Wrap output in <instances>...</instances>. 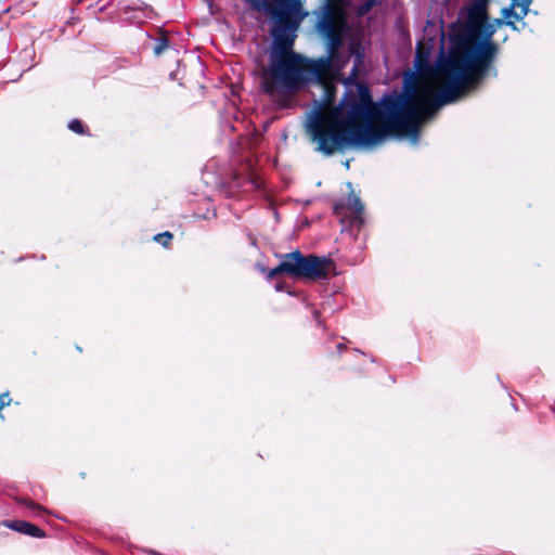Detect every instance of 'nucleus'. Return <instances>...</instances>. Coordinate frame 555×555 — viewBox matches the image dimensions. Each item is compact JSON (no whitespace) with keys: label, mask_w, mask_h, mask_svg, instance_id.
<instances>
[{"label":"nucleus","mask_w":555,"mask_h":555,"mask_svg":"<svg viewBox=\"0 0 555 555\" xmlns=\"http://www.w3.org/2000/svg\"><path fill=\"white\" fill-rule=\"evenodd\" d=\"M349 55L354 56V64L348 77V82L358 81L359 67L363 63L364 51L359 40H351L348 44Z\"/></svg>","instance_id":"nucleus-8"},{"label":"nucleus","mask_w":555,"mask_h":555,"mask_svg":"<svg viewBox=\"0 0 555 555\" xmlns=\"http://www.w3.org/2000/svg\"><path fill=\"white\" fill-rule=\"evenodd\" d=\"M20 503H22L28 509H30L35 516L41 517L47 513L46 508L42 505L34 502L33 500L23 499L20 501Z\"/></svg>","instance_id":"nucleus-9"},{"label":"nucleus","mask_w":555,"mask_h":555,"mask_svg":"<svg viewBox=\"0 0 555 555\" xmlns=\"http://www.w3.org/2000/svg\"><path fill=\"white\" fill-rule=\"evenodd\" d=\"M336 349H337V353L341 354L344 351L347 350V346L343 343H339V344H337Z\"/></svg>","instance_id":"nucleus-18"},{"label":"nucleus","mask_w":555,"mask_h":555,"mask_svg":"<svg viewBox=\"0 0 555 555\" xmlns=\"http://www.w3.org/2000/svg\"><path fill=\"white\" fill-rule=\"evenodd\" d=\"M173 238V234L169 231H165L163 233L156 234L153 240L164 246L165 248H169L171 246V242Z\"/></svg>","instance_id":"nucleus-12"},{"label":"nucleus","mask_w":555,"mask_h":555,"mask_svg":"<svg viewBox=\"0 0 555 555\" xmlns=\"http://www.w3.org/2000/svg\"><path fill=\"white\" fill-rule=\"evenodd\" d=\"M67 127H68V129L70 131L75 132L76 134H80V135L88 134V135H90L88 127L80 119H72L68 122Z\"/></svg>","instance_id":"nucleus-10"},{"label":"nucleus","mask_w":555,"mask_h":555,"mask_svg":"<svg viewBox=\"0 0 555 555\" xmlns=\"http://www.w3.org/2000/svg\"><path fill=\"white\" fill-rule=\"evenodd\" d=\"M333 212L340 218L341 222L347 218L350 227H357L358 230L365 222L364 204L352 190L345 199L334 205Z\"/></svg>","instance_id":"nucleus-5"},{"label":"nucleus","mask_w":555,"mask_h":555,"mask_svg":"<svg viewBox=\"0 0 555 555\" xmlns=\"http://www.w3.org/2000/svg\"><path fill=\"white\" fill-rule=\"evenodd\" d=\"M320 33L325 37L327 43V54L331 57H339V49L343 46V34L345 21L343 17L325 15L319 24Z\"/></svg>","instance_id":"nucleus-6"},{"label":"nucleus","mask_w":555,"mask_h":555,"mask_svg":"<svg viewBox=\"0 0 555 555\" xmlns=\"http://www.w3.org/2000/svg\"><path fill=\"white\" fill-rule=\"evenodd\" d=\"M512 2H514V0H512ZM515 2L517 3L516 4V8H519L521 10V3L522 1L521 0H515Z\"/></svg>","instance_id":"nucleus-21"},{"label":"nucleus","mask_w":555,"mask_h":555,"mask_svg":"<svg viewBox=\"0 0 555 555\" xmlns=\"http://www.w3.org/2000/svg\"><path fill=\"white\" fill-rule=\"evenodd\" d=\"M521 11H519V16L525 17L529 12V7L532 2V0H521Z\"/></svg>","instance_id":"nucleus-16"},{"label":"nucleus","mask_w":555,"mask_h":555,"mask_svg":"<svg viewBox=\"0 0 555 555\" xmlns=\"http://www.w3.org/2000/svg\"><path fill=\"white\" fill-rule=\"evenodd\" d=\"M491 0H472L468 4L490 3Z\"/></svg>","instance_id":"nucleus-20"},{"label":"nucleus","mask_w":555,"mask_h":555,"mask_svg":"<svg viewBox=\"0 0 555 555\" xmlns=\"http://www.w3.org/2000/svg\"><path fill=\"white\" fill-rule=\"evenodd\" d=\"M416 57L420 63L425 62L428 57V51H423V47L421 44L417 47Z\"/></svg>","instance_id":"nucleus-15"},{"label":"nucleus","mask_w":555,"mask_h":555,"mask_svg":"<svg viewBox=\"0 0 555 555\" xmlns=\"http://www.w3.org/2000/svg\"><path fill=\"white\" fill-rule=\"evenodd\" d=\"M489 4H467L461 12L465 18L451 39L449 55L439 66L440 86L417 85L424 105L430 115L441 106L456 102L479 89L488 77H498L495 61L500 46L493 40Z\"/></svg>","instance_id":"nucleus-2"},{"label":"nucleus","mask_w":555,"mask_h":555,"mask_svg":"<svg viewBox=\"0 0 555 555\" xmlns=\"http://www.w3.org/2000/svg\"><path fill=\"white\" fill-rule=\"evenodd\" d=\"M313 317H314L315 320L319 321L320 312L318 310H314L313 311Z\"/></svg>","instance_id":"nucleus-23"},{"label":"nucleus","mask_w":555,"mask_h":555,"mask_svg":"<svg viewBox=\"0 0 555 555\" xmlns=\"http://www.w3.org/2000/svg\"><path fill=\"white\" fill-rule=\"evenodd\" d=\"M492 25L499 29L501 28L502 26H504V24L506 23V20L503 18V17H499V18H494L491 21Z\"/></svg>","instance_id":"nucleus-17"},{"label":"nucleus","mask_w":555,"mask_h":555,"mask_svg":"<svg viewBox=\"0 0 555 555\" xmlns=\"http://www.w3.org/2000/svg\"><path fill=\"white\" fill-rule=\"evenodd\" d=\"M319 85L323 96L311 113L307 132L317 151L327 156L349 146H371L389 137L417 140L421 118L429 115L417 85L375 103L364 81L348 82L347 78L338 105L334 81Z\"/></svg>","instance_id":"nucleus-1"},{"label":"nucleus","mask_w":555,"mask_h":555,"mask_svg":"<svg viewBox=\"0 0 555 555\" xmlns=\"http://www.w3.org/2000/svg\"><path fill=\"white\" fill-rule=\"evenodd\" d=\"M516 2H511L508 7H505L501 10L502 17L505 20L515 18L522 20L524 17L519 16V12L516 11Z\"/></svg>","instance_id":"nucleus-11"},{"label":"nucleus","mask_w":555,"mask_h":555,"mask_svg":"<svg viewBox=\"0 0 555 555\" xmlns=\"http://www.w3.org/2000/svg\"><path fill=\"white\" fill-rule=\"evenodd\" d=\"M504 26H508L511 27L513 30H518L516 24L514 21H512L511 18L509 20H506V23L504 24Z\"/></svg>","instance_id":"nucleus-19"},{"label":"nucleus","mask_w":555,"mask_h":555,"mask_svg":"<svg viewBox=\"0 0 555 555\" xmlns=\"http://www.w3.org/2000/svg\"><path fill=\"white\" fill-rule=\"evenodd\" d=\"M255 11H264L272 18L273 39L269 65L261 72V89L269 95L294 94L313 76L318 83L333 80L332 62L338 57L310 61L294 52L296 31L306 16L300 0H246Z\"/></svg>","instance_id":"nucleus-3"},{"label":"nucleus","mask_w":555,"mask_h":555,"mask_svg":"<svg viewBox=\"0 0 555 555\" xmlns=\"http://www.w3.org/2000/svg\"><path fill=\"white\" fill-rule=\"evenodd\" d=\"M375 5L372 4L369 0H364L359 7H358V14L360 16L366 15Z\"/></svg>","instance_id":"nucleus-14"},{"label":"nucleus","mask_w":555,"mask_h":555,"mask_svg":"<svg viewBox=\"0 0 555 555\" xmlns=\"http://www.w3.org/2000/svg\"><path fill=\"white\" fill-rule=\"evenodd\" d=\"M169 40L166 36L158 38L157 42L153 48V52L156 56L160 55L168 48Z\"/></svg>","instance_id":"nucleus-13"},{"label":"nucleus","mask_w":555,"mask_h":555,"mask_svg":"<svg viewBox=\"0 0 555 555\" xmlns=\"http://www.w3.org/2000/svg\"><path fill=\"white\" fill-rule=\"evenodd\" d=\"M280 263L268 270L266 279L272 281L278 275L286 274L296 280L323 281L335 275L336 264L326 256L304 255L299 249L278 255Z\"/></svg>","instance_id":"nucleus-4"},{"label":"nucleus","mask_w":555,"mask_h":555,"mask_svg":"<svg viewBox=\"0 0 555 555\" xmlns=\"http://www.w3.org/2000/svg\"><path fill=\"white\" fill-rule=\"evenodd\" d=\"M283 285H284V283H278L276 286H275L276 291H282L283 289Z\"/></svg>","instance_id":"nucleus-22"},{"label":"nucleus","mask_w":555,"mask_h":555,"mask_svg":"<svg viewBox=\"0 0 555 555\" xmlns=\"http://www.w3.org/2000/svg\"><path fill=\"white\" fill-rule=\"evenodd\" d=\"M372 4L377 5L379 3V0H369Z\"/></svg>","instance_id":"nucleus-24"},{"label":"nucleus","mask_w":555,"mask_h":555,"mask_svg":"<svg viewBox=\"0 0 555 555\" xmlns=\"http://www.w3.org/2000/svg\"><path fill=\"white\" fill-rule=\"evenodd\" d=\"M1 526L33 538L43 539L47 537L42 529L26 520L7 519L1 521Z\"/></svg>","instance_id":"nucleus-7"}]
</instances>
